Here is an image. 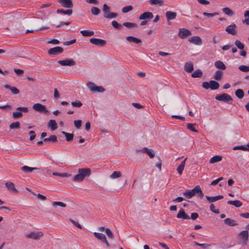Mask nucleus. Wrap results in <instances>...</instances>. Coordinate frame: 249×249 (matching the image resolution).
Listing matches in <instances>:
<instances>
[{
	"instance_id": "obj_1",
	"label": "nucleus",
	"mask_w": 249,
	"mask_h": 249,
	"mask_svg": "<svg viewBox=\"0 0 249 249\" xmlns=\"http://www.w3.org/2000/svg\"><path fill=\"white\" fill-rule=\"evenodd\" d=\"M90 173V170L89 168H82L78 170V174L75 175L73 179L74 181L81 182L85 178L89 176Z\"/></svg>"
},
{
	"instance_id": "obj_2",
	"label": "nucleus",
	"mask_w": 249,
	"mask_h": 249,
	"mask_svg": "<svg viewBox=\"0 0 249 249\" xmlns=\"http://www.w3.org/2000/svg\"><path fill=\"white\" fill-rule=\"evenodd\" d=\"M202 87L206 89H210L212 90H215L219 88V84L215 81L211 80L209 82H204L202 83Z\"/></svg>"
},
{
	"instance_id": "obj_3",
	"label": "nucleus",
	"mask_w": 249,
	"mask_h": 249,
	"mask_svg": "<svg viewBox=\"0 0 249 249\" xmlns=\"http://www.w3.org/2000/svg\"><path fill=\"white\" fill-rule=\"evenodd\" d=\"M103 11L104 13V17L107 18H114L117 16L116 13H112L109 11V7L106 4L103 5Z\"/></svg>"
},
{
	"instance_id": "obj_4",
	"label": "nucleus",
	"mask_w": 249,
	"mask_h": 249,
	"mask_svg": "<svg viewBox=\"0 0 249 249\" xmlns=\"http://www.w3.org/2000/svg\"><path fill=\"white\" fill-rule=\"evenodd\" d=\"M215 99L217 101H223L229 104H231L232 102V98L230 95L227 93L218 95L215 96Z\"/></svg>"
},
{
	"instance_id": "obj_5",
	"label": "nucleus",
	"mask_w": 249,
	"mask_h": 249,
	"mask_svg": "<svg viewBox=\"0 0 249 249\" xmlns=\"http://www.w3.org/2000/svg\"><path fill=\"white\" fill-rule=\"evenodd\" d=\"M87 87L93 93L103 92L105 91V89L102 86H98L91 82L87 84Z\"/></svg>"
},
{
	"instance_id": "obj_6",
	"label": "nucleus",
	"mask_w": 249,
	"mask_h": 249,
	"mask_svg": "<svg viewBox=\"0 0 249 249\" xmlns=\"http://www.w3.org/2000/svg\"><path fill=\"white\" fill-rule=\"evenodd\" d=\"M238 235L239 239L242 241V243L243 244L246 245L248 242L249 237L248 231H242L238 233Z\"/></svg>"
},
{
	"instance_id": "obj_7",
	"label": "nucleus",
	"mask_w": 249,
	"mask_h": 249,
	"mask_svg": "<svg viewBox=\"0 0 249 249\" xmlns=\"http://www.w3.org/2000/svg\"><path fill=\"white\" fill-rule=\"evenodd\" d=\"M33 109L34 110L40 113H44L46 114H49V111L45 106L39 103L34 104L33 106Z\"/></svg>"
},
{
	"instance_id": "obj_8",
	"label": "nucleus",
	"mask_w": 249,
	"mask_h": 249,
	"mask_svg": "<svg viewBox=\"0 0 249 249\" xmlns=\"http://www.w3.org/2000/svg\"><path fill=\"white\" fill-rule=\"evenodd\" d=\"M93 234L98 240L104 243L107 248H109L110 247L109 244L108 242L105 234L97 232H94Z\"/></svg>"
},
{
	"instance_id": "obj_9",
	"label": "nucleus",
	"mask_w": 249,
	"mask_h": 249,
	"mask_svg": "<svg viewBox=\"0 0 249 249\" xmlns=\"http://www.w3.org/2000/svg\"><path fill=\"white\" fill-rule=\"evenodd\" d=\"M191 35V32L185 28H180L178 30V36L181 39H184Z\"/></svg>"
},
{
	"instance_id": "obj_10",
	"label": "nucleus",
	"mask_w": 249,
	"mask_h": 249,
	"mask_svg": "<svg viewBox=\"0 0 249 249\" xmlns=\"http://www.w3.org/2000/svg\"><path fill=\"white\" fill-rule=\"evenodd\" d=\"M89 41L91 43L99 47H103L106 44L105 40L100 38H91L89 39Z\"/></svg>"
},
{
	"instance_id": "obj_11",
	"label": "nucleus",
	"mask_w": 249,
	"mask_h": 249,
	"mask_svg": "<svg viewBox=\"0 0 249 249\" xmlns=\"http://www.w3.org/2000/svg\"><path fill=\"white\" fill-rule=\"evenodd\" d=\"M43 233L41 231H34L28 234L26 237L28 238H32L33 239H38L41 237Z\"/></svg>"
},
{
	"instance_id": "obj_12",
	"label": "nucleus",
	"mask_w": 249,
	"mask_h": 249,
	"mask_svg": "<svg viewBox=\"0 0 249 249\" xmlns=\"http://www.w3.org/2000/svg\"><path fill=\"white\" fill-rule=\"evenodd\" d=\"M58 63L63 66H74L75 64V62L71 59L59 60Z\"/></svg>"
},
{
	"instance_id": "obj_13",
	"label": "nucleus",
	"mask_w": 249,
	"mask_h": 249,
	"mask_svg": "<svg viewBox=\"0 0 249 249\" xmlns=\"http://www.w3.org/2000/svg\"><path fill=\"white\" fill-rule=\"evenodd\" d=\"M236 25L235 24H232L228 26L225 29L226 32L231 35H235L236 34Z\"/></svg>"
},
{
	"instance_id": "obj_14",
	"label": "nucleus",
	"mask_w": 249,
	"mask_h": 249,
	"mask_svg": "<svg viewBox=\"0 0 249 249\" xmlns=\"http://www.w3.org/2000/svg\"><path fill=\"white\" fill-rule=\"evenodd\" d=\"M188 41L196 45H201L202 43L201 38L198 36H193L190 37Z\"/></svg>"
},
{
	"instance_id": "obj_15",
	"label": "nucleus",
	"mask_w": 249,
	"mask_h": 249,
	"mask_svg": "<svg viewBox=\"0 0 249 249\" xmlns=\"http://www.w3.org/2000/svg\"><path fill=\"white\" fill-rule=\"evenodd\" d=\"M62 52L63 49L59 46L51 48L48 51V53L50 55H56L59 53H61Z\"/></svg>"
},
{
	"instance_id": "obj_16",
	"label": "nucleus",
	"mask_w": 249,
	"mask_h": 249,
	"mask_svg": "<svg viewBox=\"0 0 249 249\" xmlns=\"http://www.w3.org/2000/svg\"><path fill=\"white\" fill-rule=\"evenodd\" d=\"M177 217L179 219H189L190 216L185 213V211L183 209H180L177 215Z\"/></svg>"
},
{
	"instance_id": "obj_17",
	"label": "nucleus",
	"mask_w": 249,
	"mask_h": 249,
	"mask_svg": "<svg viewBox=\"0 0 249 249\" xmlns=\"http://www.w3.org/2000/svg\"><path fill=\"white\" fill-rule=\"evenodd\" d=\"M58 1L64 7L71 8L73 6L71 0H58Z\"/></svg>"
},
{
	"instance_id": "obj_18",
	"label": "nucleus",
	"mask_w": 249,
	"mask_h": 249,
	"mask_svg": "<svg viewBox=\"0 0 249 249\" xmlns=\"http://www.w3.org/2000/svg\"><path fill=\"white\" fill-rule=\"evenodd\" d=\"M153 18V14L150 12H145L139 16L140 20H145L146 19H152Z\"/></svg>"
},
{
	"instance_id": "obj_19",
	"label": "nucleus",
	"mask_w": 249,
	"mask_h": 249,
	"mask_svg": "<svg viewBox=\"0 0 249 249\" xmlns=\"http://www.w3.org/2000/svg\"><path fill=\"white\" fill-rule=\"evenodd\" d=\"M196 194V190L195 187L192 190H187L185 191L183 195L185 196L187 198L190 199L193 196H194Z\"/></svg>"
},
{
	"instance_id": "obj_20",
	"label": "nucleus",
	"mask_w": 249,
	"mask_h": 249,
	"mask_svg": "<svg viewBox=\"0 0 249 249\" xmlns=\"http://www.w3.org/2000/svg\"><path fill=\"white\" fill-rule=\"evenodd\" d=\"M223 197L224 196L222 195H219L215 196H206V198L209 203L215 202L218 200L223 198Z\"/></svg>"
},
{
	"instance_id": "obj_21",
	"label": "nucleus",
	"mask_w": 249,
	"mask_h": 249,
	"mask_svg": "<svg viewBox=\"0 0 249 249\" xmlns=\"http://www.w3.org/2000/svg\"><path fill=\"white\" fill-rule=\"evenodd\" d=\"M184 70L187 72H191L194 70L193 63L191 62H186L184 65Z\"/></svg>"
},
{
	"instance_id": "obj_22",
	"label": "nucleus",
	"mask_w": 249,
	"mask_h": 249,
	"mask_svg": "<svg viewBox=\"0 0 249 249\" xmlns=\"http://www.w3.org/2000/svg\"><path fill=\"white\" fill-rule=\"evenodd\" d=\"M165 16L168 20L174 19L177 17L176 12L168 11L166 12Z\"/></svg>"
},
{
	"instance_id": "obj_23",
	"label": "nucleus",
	"mask_w": 249,
	"mask_h": 249,
	"mask_svg": "<svg viewBox=\"0 0 249 249\" xmlns=\"http://www.w3.org/2000/svg\"><path fill=\"white\" fill-rule=\"evenodd\" d=\"M7 188L11 192L13 193H17L18 190L16 189L14 184L12 182H7L5 183Z\"/></svg>"
},
{
	"instance_id": "obj_24",
	"label": "nucleus",
	"mask_w": 249,
	"mask_h": 249,
	"mask_svg": "<svg viewBox=\"0 0 249 249\" xmlns=\"http://www.w3.org/2000/svg\"><path fill=\"white\" fill-rule=\"evenodd\" d=\"M214 66L218 69L221 70H225L226 69V65L224 63L220 61L217 60L214 62Z\"/></svg>"
},
{
	"instance_id": "obj_25",
	"label": "nucleus",
	"mask_w": 249,
	"mask_h": 249,
	"mask_svg": "<svg viewBox=\"0 0 249 249\" xmlns=\"http://www.w3.org/2000/svg\"><path fill=\"white\" fill-rule=\"evenodd\" d=\"M224 221L226 225L229 226H235L238 224L236 221L230 218H226Z\"/></svg>"
},
{
	"instance_id": "obj_26",
	"label": "nucleus",
	"mask_w": 249,
	"mask_h": 249,
	"mask_svg": "<svg viewBox=\"0 0 249 249\" xmlns=\"http://www.w3.org/2000/svg\"><path fill=\"white\" fill-rule=\"evenodd\" d=\"M142 151L143 152L146 153L150 158H153L155 156V152L154 150L151 149H149L147 147H144L142 149Z\"/></svg>"
},
{
	"instance_id": "obj_27",
	"label": "nucleus",
	"mask_w": 249,
	"mask_h": 249,
	"mask_svg": "<svg viewBox=\"0 0 249 249\" xmlns=\"http://www.w3.org/2000/svg\"><path fill=\"white\" fill-rule=\"evenodd\" d=\"M228 204L232 205L236 207L239 208L243 205V203L240 200H229L227 202Z\"/></svg>"
},
{
	"instance_id": "obj_28",
	"label": "nucleus",
	"mask_w": 249,
	"mask_h": 249,
	"mask_svg": "<svg viewBox=\"0 0 249 249\" xmlns=\"http://www.w3.org/2000/svg\"><path fill=\"white\" fill-rule=\"evenodd\" d=\"M48 126L50 127L52 131L55 130L57 126V124L54 120H50L48 123Z\"/></svg>"
},
{
	"instance_id": "obj_29",
	"label": "nucleus",
	"mask_w": 249,
	"mask_h": 249,
	"mask_svg": "<svg viewBox=\"0 0 249 249\" xmlns=\"http://www.w3.org/2000/svg\"><path fill=\"white\" fill-rule=\"evenodd\" d=\"M126 39L128 41L133 42L139 44H140L142 43L141 39L132 36H128L126 37Z\"/></svg>"
},
{
	"instance_id": "obj_30",
	"label": "nucleus",
	"mask_w": 249,
	"mask_h": 249,
	"mask_svg": "<svg viewBox=\"0 0 249 249\" xmlns=\"http://www.w3.org/2000/svg\"><path fill=\"white\" fill-rule=\"evenodd\" d=\"M186 160L187 158H185L177 167V171L179 175H181L182 174Z\"/></svg>"
},
{
	"instance_id": "obj_31",
	"label": "nucleus",
	"mask_w": 249,
	"mask_h": 249,
	"mask_svg": "<svg viewBox=\"0 0 249 249\" xmlns=\"http://www.w3.org/2000/svg\"><path fill=\"white\" fill-rule=\"evenodd\" d=\"M222 160V157L219 155H216L212 157L210 160V163H214L219 162Z\"/></svg>"
},
{
	"instance_id": "obj_32",
	"label": "nucleus",
	"mask_w": 249,
	"mask_h": 249,
	"mask_svg": "<svg viewBox=\"0 0 249 249\" xmlns=\"http://www.w3.org/2000/svg\"><path fill=\"white\" fill-rule=\"evenodd\" d=\"M244 19L242 20V23L246 25H249V10H247L244 14Z\"/></svg>"
},
{
	"instance_id": "obj_33",
	"label": "nucleus",
	"mask_w": 249,
	"mask_h": 249,
	"mask_svg": "<svg viewBox=\"0 0 249 249\" xmlns=\"http://www.w3.org/2000/svg\"><path fill=\"white\" fill-rule=\"evenodd\" d=\"M80 33L84 36H91L94 34L93 31L90 30H82Z\"/></svg>"
},
{
	"instance_id": "obj_34",
	"label": "nucleus",
	"mask_w": 249,
	"mask_h": 249,
	"mask_svg": "<svg viewBox=\"0 0 249 249\" xmlns=\"http://www.w3.org/2000/svg\"><path fill=\"white\" fill-rule=\"evenodd\" d=\"M149 3L151 5L162 6L163 4L162 0H149Z\"/></svg>"
},
{
	"instance_id": "obj_35",
	"label": "nucleus",
	"mask_w": 249,
	"mask_h": 249,
	"mask_svg": "<svg viewBox=\"0 0 249 249\" xmlns=\"http://www.w3.org/2000/svg\"><path fill=\"white\" fill-rule=\"evenodd\" d=\"M236 96L239 99H242L244 96V93L242 89H238L235 91Z\"/></svg>"
},
{
	"instance_id": "obj_36",
	"label": "nucleus",
	"mask_w": 249,
	"mask_h": 249,
	"mask_svg": "<svg viewBox=\"0 0 249 249\" xmlns=\"http://www.w3.org/2000/svg\"><path fill=\"white\" fill-rule=\"evenodd\" d=\"M37 168L36 167H30L27 166H23L21 167V170L25 172H31L34 170H37Z\"/></svg>"
},
{
	"instance_id": "obj_37",
	"label": "nucleus",
	"mask_w": 249,
	"mask_h": 249,
	"mask_svg": "<svg viewBox=\"0 0 249 249\" xmlns=\"http://www.w3.org/2000/svg\"><path fill=\"white\" fill-rule=\"evenodd\" d=\"M57 13H62L67 15H71L72 13V11L71 9L63 10V9H58L56 11Z\"/></svg>"
},
{
	"instance_id": "obj_38",
	"label": "nucleus",
	"mask_w": 249,
	"mask_h": 249,
	"mask_svg": "<svg viewBox=\"0 0 249 249\" xmlns=\"http://www.w3.org/2000/svg\"><path fill=\"white\" fill-rule=\"evenodd\" d=\"M202 75V72L200 70L195 71L192 74V76L194 78H199Z\"/></svg>"
},
{
	"instance_id": "obj_39",
	"label": "nucleus",
	"mask_w": 249,
	"mask_h": 249,
	"mask_svg": "<svg viewBox=\"0 0 249 249\" xmlns=\"http://www.w3.org/2000/svg\"><path fill=\"white\" fill-rule=\"evenodd\" d=\"M222 11L227 15L229 16H232L233 15V12L228 7L223 8Z\"/></svg>"
},
{
	"instance_id": "obj_40",
	"label": "nucleus",
	"mask_w": 249,
	"mask_h": 249,
	"mask_svg": "<svg viewBox=\"0 0 249 249\" xmlns=\"http://www.w3.org/2000/svg\"><path fill=\"white\" fill-rule=\"evenodd\" d=\"M62 133L65 136L66 139L67 141L70 142L73 139V135L72 134L63 131L62 132Z\"/></svg>"
},
{
	"instance_id": "obj_41",
	"label": "nucleus",
	"mask_w": 249,
	"mask_h": 249,
	"mask_svg": "<svg viewBox=\"0 0 249 249\" xmlns=\"http://www.w3.org/2000/svg\"><path fill=\"white\" fill-rule=\"evenodd\" d=\"M223 72L220 71H217L213 76L214 79L216 80H220L222 76Z\"/></svg>"
},
{
	"instance_id": "obj_42",
	"label": "nucleus",
	"mask_w": 249,
	"mask_h": 249,
	"mask_svg": "<svg viewBox=\"0 0 249 249\" xmlns=\"http://www.w3.org/2000/svg\"><path fill=\"white\" fill-rule=\"evenodd\" d=\"M45 142H55L57 141V137L54 135L50 136L49 138L44 139Z\"/></svg>"
},
{
	"instance_id": "obj_43",
	"label": "nucleus",
	"mask_w": 249,
	"mask_h": 249,
	"mask_svg": "<svg viewBox=\"0 0 249 249\" xmlns=\"http://www.w3.org/2000/svg\"><path fill=\"white\" fill-rule=\"evenodd\" d=\"M121 176V173L120 171H114L110 176V178L112 179H116Z\"/></svg>"
},
{
	"instance_id": "obj_44",
	"label": "nucleus",
	"mask_w": 249,
	"mask_h": 249,
	"mask_svg": "<svg viewBox=\"0 0 249 249\" xmlns=\"http://www.w3.org/2000/svg\"><path fill=\"white\" fill-rule=\"evenodd\" d=\"M196 194H198V196L200 197H202L204 196L203 193L202 192L201 189L199 185H196L195 186Z\"/></svg>"
},
{
	"instance_id": "obj_45",
	"label": "nucleus",
	"mask_w": 249,
	"mask_h": 249,
	"mask_svg": "<svg viewBox=\"0 0 249 249\" xmlns=\"http://www.w3.org/2000/svg\"><path fill=\"white\" fill-rule=\"evenodd\" d=\"M53 175L55 176H58L60 177H69L71 176V174H68L67 173H59L56 172H53Z\"/></svg>"
},
{
	"instance_id": "obj_46",
	"label": "nucleus",
	"mask_w": 249,
	"mask_h": 249,
	"mask_svg": "<svg viewBox=\"0 0 249 249\" xmlns=\"http://www.w3.org/2000/svg\"><path fill=\"white\" fill-rule=\"evenodd\" d=\"M195 124H187V127L188 129L194 132H198V131L195 128Z\"/></svg>"
},
{
	"instance_id": "obj_47",
	"label": "nucleus",
	"mask_w": 249,
	"mask_h": 249,
	"mask_svg": "<svg viewBox=\"0 0 249 249\" xmlns=\"http://www.w3.org/2000/svg\"><path fill=\"white\" fill-rule=\"evenodd\" d=\"M235 46L240 50H243L244 48V45L239 40H236L235 41Z\"/></svg>"
},
{
	"instance_id": "obj_48",
	"label": "nucleus",
	"mask_w": 249,
	"mask_h": 249,
	"mask_svg": "<svg viewBox=\"0 0 249 249\" xmlns=\"http://www.w3.org/2000/svg\"><path fill=\"white\" fill-rule=\"evenodd\" d=\"M105 233L107 235L108 238L113 239L114 238V235L112 231L108 228L105 229Z\"/></svg>"
},
{
	"instance_id": "obj_49",
	"label": "nucleus",
	"mask_w": 249,
	"mask_h": 249,
	"mask_svg": "<svg viewBox=\"0 0 249 249\" xmlns=\"http://www.w3.org/2000/svg\"><path fill=\"white\" fill-rule=\"evenodd\" d=\"M123 25L127 28H136L137 27L136 24L131 22H124Z\"/></svg>"
},
{
	"instance_id": "obj_50",
	"label": "nucleus",
	"mask_w": 249,
	"mask_h": 249,
	"mask_svg": "<svg viewBox=\"0 0 249 249\" xmlns=\"http://www.w3.org/2000/svg\"><path fill=\"white\" fill-rule=\"evenodd\" d=\"M132 9H133L132 6L131 5H128V6L124 7L122 9V11L123 13H126L129 11H132Z\"/></svg>"
},
{
	"instance_id": "obj_51",
	"label": "nucleus",
	"mask_w": 249,
	"mask_h": 249,
	"mask_svg": "<svg viewBox=\"0 0 249 249\" xmlns=\"http://www.w3.org/2000/svg\"><path fill=\"white\" fill-rule=\"evenodd\" d=\"M91 12L93 15L97 16L100 14V10L99 8H98L96 7H93L91 9Z\"/></svg>"
},
{
	"instance_id": "obj_52",
	"label": "nucleus",
	"mask_w": 249,
	"mask_h": 249,
	"mask_svg": "<svg viewBox=\"0 0 249 249\" xmlns=\"http://www.w3.org/2000/svg\"><path fill=\"white\" fill-rule=\"evenodd\" d=\"M71 104L73 107H80L82 106V103L81 102L78 100L72 102Z\"/></svg>"
},
{
	"instance_id": "obj_53",
	"label": "nucleus",
	"mask_w": 249,
	"mask_h": 249,
	"mask_svg": "<svg viewBox=\"0 0 249 249\" xmlns=\"http://www.w3.org/2000/svg\"><path fill=\"white\" fill-rule=\"evenodd\" d=\"M20 126V123L18 122L12 123L10 125V129H16L18 128Z\"/></svg>"
},
{
	"instance_id": "obj_54",
	"label": "nucleus",
	"mask_w": 249,
	"mask_h": 249,
	"mask_svg": "<svg viewBox=\"0 0 249 249\" xmlns=\"http://www.w3.org/2000/svg\"><path fill=\"white\" fill-rule=\"evenodd\" d=\"M53 205L54 207L56 206H59L62 207H65L66 206V204L63 202H59V201H54L53 202Z\"/></svg>"
},
{
	"instance_id": "obj_55",
	"label": "nucleus",
	"mask_w": 249,
	"mask_h": 249,
	"mask_svg": "<svg viewBox=\"0 0 249 249\" xmlns=\"http://www.w3.org/2000/svg\"><path fill=\"white\" fill-rule=\"evenodd\" d=\"M238 69L242 71L248 72L249 71V66L245 65H241L239 67Z\"/></svg>"
},
{
	"instance_id": "obj_56",
	"label": "nucleus",
	"mask_w": 249,
	"mask_h": 249,
	"mask_svg": "<svg viewBox=\"0 0 249 249\" xmlns=\"http://www.w3.org/2000/svg\"><path fill=\"white\" fill-rule=\"evenodd\" d=\"M194 244L198 246H200L205 249L208 248L210 246V245H209L208 244H200V243H198L196 241L194 242Z\"/></svg>"
},
{
	"instance_id": "obj_57",
	"label": "nucleus",
	"mask_w": 249,
	"mask_h": 249,
	"mask_svg": "<svg viewBox=\"0 0 249 249\" xmlns=\"http://www.w3.org/2000/svg\"><path fill=\"white\" fill-rule=\"evenodd\" d=\"M210 210L215 213H219V211L218 209H216L215 207L213 204H211L210 206Z\"/></svg>"
},
{
	"instance_id": "obj_58",
	"label": "nucleus",
	"mask_w": 249,
	"mask_h": 249,
	"mask_svg": "<svg viewBox=\"0 0 249 249\" xmlns=\"http://www.w3.org/2000/svg\"><path fill=\"white\" fill-rule=\"evenodd\" d=\"M22 116V113L21 112H14L13 113V117L14 118L17 119L20 118Z\"/></svg>"
},
{
	"instance_id": "obj_59",
	"label": "nucleus",
	"mask_w": 249,
	"mask_h": 249,
	"mask_svg": "<svg viewBox=\"0 0 249 249\" xmlns=\"http://www.w3.org/2000/svg\"><path fill=\"white\" fill-rule=\"evenodd\" d=\"M111 24L113 27L115 29H121V25H120L116 21H112Z\"/></svg>"
},
{
	"instance_id": "obj_60",
	"label": "nucleus",
	"mask_w": 249,
	"mask_h": 249,
	"mask_svg": "<svg viewBox=\"0 0 249 249\" xmlns=\"http://www.w3.org/2000/svg\"><path fill=\"white\" fill-rule=\"evenodd\" d=\"M82 121L80 120H75L74 121V124L76 128H79L81 125Z\"/></svg>"
},
{
	"instance_id": "obj_61",
	"label": "nucleus",
	"mask_w": 249,
	"mask_h": 249,
	"mask_svg": "<svg viewBox=\"0 0 249 249\" xmlns=\"http://www.w3.org/2000/svg\"><path fill=\"white\" fill-rule=\"evenodd\" d=\"M29 134L30 135V141H33L34 140L36 137V134L35 132L34 131H33V130H31L29 131Z\"/></svg>"
},
{
	"instance_id": "obj_62",
	"label": "nucleus",
	"mask_w": 249,
	"mask_h": 249,
	"mask_svg": "<svg viewBox=\"0 0 249 249\" xmlns=\"http://www.w3.org/2000/svg\"><path fill=\"white\" fill-rule=\"evenodd\" d=\"M218 13L215 12V13H207V12H203V15L205 16H207V17H214V16H217L218 15Z\"/></svg>"
},
{
	"instance_id": "obj_63",
	"label": "nucleus",
	"mask_w": 249,
	"mask_h": 249,
	"mask_svg": "<svg viewBox=\"0 0 249 249\" xmlns=\"http://www.w3.org/2000/svg\"><path fill=\"white\" fill-rule=\"evenodd\" d=\"M233 150H241L245 151V145L235 146L233 147Z\"/></svg>"
},
{
	"instance_id": "obj_64",
	"label": "nucleus",
	"mask_w": 249,
	"mask_h": 249,
	"mask_svg": "<svg viewBox=\"0 0 249 249\" xmlns=\"http://www.w3.org/2000/svg\"><path fill=\"white\" fill-rule=\"evenodd\" d=\"M11 91L14 94H17L19 92V90L15 87H13L11 88Z\"/></svg>"
}]
</instances>
